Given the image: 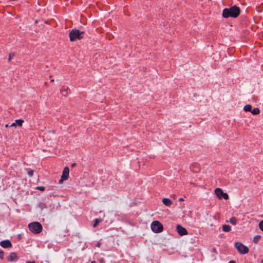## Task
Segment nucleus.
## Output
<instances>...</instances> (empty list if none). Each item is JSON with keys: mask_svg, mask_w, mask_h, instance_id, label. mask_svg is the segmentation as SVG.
<instances>
[{"mask_svg": "<svg viewBox=\"0 0 263 263\" xmlns=\"http://www.w3.org/2000/svg\"><path fill=\"white\" fill-rule=\"evenodd\" d=\"M84 32L81 31L78 29H72L69 33V40L71 42H73L76 40H81L83 38Z\"/></svg>", "mask_w": 263, "mask_h": 263, "instance_id": "obj_2", "label": "nucleus"}, {"mask_svg": "<svg viewBox=\"0 0 263 263\" xmlns=\"http://www.w3.org/2000/svg\"><path fill=\"white\" fill-rule=\"evenodd\" d=\"M234 246L238 252L241 254H246L249 252L248 248L241 242H237Z\"/></svg>", "mask_w": 263, "mask_h": 263, "instance_id": "obj_5", "label": "nucleus"}, {"mask_svg": "<svg viewBox=\"0 0 263 263\" xmlns=\"http://www.w3.org/2000/svg\"><path fill=\"white\" fill-rule=\"evenodd\" d=\"M69 174V169L68 166L64 168L61 179L59 181V184H62L64 180L68 179Z\"/></svg>", "mask_w": 263, "mask_h": 263, "instance_id": "obj_6", "label": "nucleus"}, {"mask_svg": "<svg viewBox=\"0 0 263 263\" xmlns=\"http://www.w3.org/2000/svg\"><path fill=\"white\" fill-rule=\"evenodd\" d=\"M29 230L35 234H39L42 231V224L39 222H33L28 224Z\"/></svg>", "mask_w": 263, "mask_h": 263, "instance_id": "obj_3", "label": "nucleus"}, {"mask_svg": "<svg viewBox=\"0 0 263 263\" xmlns=\"http://www.w3.org/2000/svg\"><path fill=\"white\" fill-rule=\"evenodd\" d=\"M228 263H236V262L234 260H231Z\"/></svg>", "mask_w": 263, "mask_h": 263, "instance_id": "obj_28", "label": "nucleus"}, {"mask_svg": "<svg viewBox=\"0 0 263 263\" xmlns=\"http://www.w3.org/2000/svg\"><path fill=\"white\" fill-rule=\"evenodd\" d=\"M0 245L4 248H9L12 246L11 242L9 240H5L1 241Z\"/></svg>", "mask_w": 263, "mask_h": 263, "instance_id": "obj_10", "label": "nucleus"}, {"mask_svg": "<svg viewBox=\"0 0 263 263\" xmlns=\"http://www.w3.org/2000/svg\"><path fill=\"white\" fill-rule=\"evenodd\" d=\"M190 170L194 173H197L200 171L199 164L197 163H194L191 164L190 166Z\"/></svg>", "mask_w": 263, "mask_h": 263, "instance_id": "obj_9", "label": "nucleus"}, {"mask_svg": "<svg viewBox=\"0 0 263 263\" xmlns=\"http://www.w3.org/2000/svg\"><path fill=\"white\" fill-rule=\"evenodd\" d=\"M259 228L262 231H263V220L261 221L259 223Z\"/></svg>", "mask_w": 263, "mask_h": 263, "instance_id": "obj_20", "label": "nucleus"}, {"mask_svg": "<svg viewBox=\"0 0 263 263\" xmlns=\"http://www.w3.org/2000/svg\"><path fill=\"white\" fill-rule=\"evenodd\" d=\"M251 113L254 115H258L259 114L260 112V110L258 108H254L253 109H251Z\"/></svg>", "mask_w": 263, "mask_h": 263, "instance_id": "obj_15", "label": "nucleus"}, {"mask_svg": "<svg viewBox=\"0 0 263 263\" xmlns=\"http://www.w3.org/2000/svg\"><path fill=\"white\" fill-rule=\"evenodd\" d=\"M259 238H260L259 236H256L254 237L253 241L255 243H257L258 242V240L259 239Z\"/></svg>", "mask_w": 263, "mask_h": 263, "instance_id": "obj_19", "label": "nucleus"}, {"mask_svg": "<svg viewBox=\"0 0 263 263\" xmlns=\"http://www.w3.org/2000/svg\"><path fill=\"white\" fill-rule=\"evenodd\" d=\"M229 221L233 225H235L237 223L236 219L235 217L231 218L229 220Z\"/></svg>", "mask_w": 263, "mask_h": 263, "instance_id": "obj_17", "label": "nucleus"}, {"mask_svg": "<svg viewBox=\"0 0 263 263\" xmlns=\"http://www.w3.org/2000/svg\"><path fill=\"white\" fill-rule=\"evenodd\" d=\"M50 82H51V83L53 82H54V80H53V79H51V81H50Z\"/></svg>", "mask_w": 263, "mask_h": 263, "instance_id": "obj_30", "label": "nucleus"}, {"mask_svg": "<svg viewBox=\"0 0 263 263\" xmlns=\"http://www.w3.org/2000/svg\"><path fill=\"white\" fill-rule=\"evenodd\" d=\"M24 122V120L22 119H17L15 120V123L18 126H21Z\"/></svg>", "mask_w": 263, "mask_h": 263, "instance_id": "obj_18", "label": "nucleus"}, {"mask_svg": "<svg viewBox=\"0 0 263 263\" xmlns=\"http://www.w3.org/2000/svg\"><path fill=\"white\" fill-rule=\"evenodd\" d=\"M252 109V106L249 104L246 105L243 107V110L245 111H251Z\"/></svg>", "mask_w": 263, "mask_h": 263, "instance_id": "obj_16", "label": "nucleus"}, {"mask_svg": "<svg viewBox=\"0 0 263 263\" xmlns=\"http://www.w3.org/2000/svg\"><path fill=\"white\" fill-rule=\"evenodd\" d=\"M69 88L66 86H63L60 89V93L65 97H66L69 94Z\"/></svg>", "mask_w": 263, "mask_h": 263, "instance_id": "obj_11", "label": "nucleus"}, {"mask_svg": "<svg viewBox=\"0 0 263 263\" xmlns=\"http://www.w3.org/2000/svg\"><path fill=\"white\" fill-rule=\"evenodd\" d=\"M28 174L29 176H32L33 175V171L32 170L29 171Z\"/></svg>", "mask_w": 263, "mask_h": 263, "instance_id": "obj_24", "label": "nucleus"}, {"mask_svg": "<svg viewBox=\"0 0 263 263\" xmlns=\"http://www.w3.org/2000/svg\"><path fill=\"white\" fill-rule=\"evenodd\" d=\"M152 230L155 233H160L163 231V225L158 221H153L151 226Z\"/></svg>", "mask_w": 263, "mask_h": 263, "instance_id": "obj_4", "label": "nucleus"}, {"mask_svg": "<svg viewBox=\"0 0 263 263\" xmlns=\"http://www.w3.org/2000/svg\"><path fill=\"white\" fill-rule=\"evenodd\" d=\"M176 231L177 233L180 235L183 236L187 234V231L181 226L177 224L176 226Z\"/></svg>", "mask_w": 263, "mask_h": 263, "instance_id": "obj_8", "label": "nucleus"}, {"mask_svg": "<svg viewBox=\"0 0 263 263\" xmlns=\"http://www.w3.org/2000/svg\"><path fill=\"white\" fill-rule=\"evenodd\" d=\"M215 195L219 198L221 199L223 198L224 199H228L229 196L227 193H225L223 192L222 190L220 188H216L214 191Z\"/></svg>", "mask_w": 263, "mask_h": 263, "instance_id": "obj_7", "label": "nucleus"}, {"mask_svg": "<svg viewBox=\"0 0 263 263\" xmlns=\"http://www.w3.org/2000/svg\"><path fill=\"white\" fill-rule=\"evenodd\" d=\"M184 201L183 198H180L179 199V201Z\"/></svg>", "mask_w": 263, "mask_h": 263, "instance_id": "obj_27", "label": "nucleus"}, {"mask_svg": "<svg viewBox=\"0 0 263 263\" xmlns=\"http://www.w3.org/2000/svg\"><path fill=\"white\" fill-rule=\"evenodd\" d=\"M163 203L166 206H170L172 204V201L168 198H164L162 199Z\"/></svg>", "mask_w": 263, "mask_h": 263, "instance_id": "obj_13", "label": "nucleus"}, {"mask_svg": "<svg viewBox=\"0 0 263 263\" xmlns=\"http://www.w3.org/2000/svg\"><path fill=\"white\" fill-rule=\"evenodd\" d=\"M240 13V9L239 7L234 5L229 8H225L222 11V16L224 18L237 17Z\"/></svg>", "mask_w": 263, "mask_h": 263, "instance_id": "obj_1", "label": "nucleus"}, {"mask_svg": "<svg viewBox=\"0 0 263 263\" xmlns=\"http://www.w3.org/2000/svg\"><path fill=\"white\" fill-rule=\"evenodd\" d=\"M26 263H35V262L34 261H26Z\"/></svg>", "mask_w": 263, "mask_h": 263, "instance_id": "obj_26", "label": "nucleus"}, {"mask_svg": "<svg viewBox=\"0 0 263 263\" xmlns=\"http://www.w3.org/2000/svg\"><path fill=\"white\" fill-rule=\"evenodd\" d=\"M47 85V82H45V85Z\"/></svg>", "mask_w": 263, "mask_h": 263, "instance_id": "obj_32", "label": "nucleus"}, {"mask_svg": "<svg viewBox=\"0 0 263 263\" xmlns=\"http://www.w3.org/2000/svg\"><path fill=\"white\" fill-rule=\"evenodd\" d=\"M37 189L42 191H44L45 189L44 186H39Z\"/></svg>", "mask_w": 263, "mask_h": 263, "instance_id": "obj_25", "label": "nucleus"}, {"mask_svg": "<svg viewBox=\"0 0 263 263\" xmlns=\"http://www.w3.org/2000/svg\"><path fill=\"white\" fill-rule=\"evenodd\" d=\"M14 56V53H10L9 54V58H8V61L9 62H10L12 58Z\"/></svg>", "mask_w": 263, "mask_h": 263, "instance_id": "obj_21", "label": "nucleus"}, {"mask_svg": "<svg viewBox=\"0 0 263 263\" xmlns=\"http://www.w3.org/2000/svg\"><path fill=\"white\" fill-rule=\"evenodd\" d=\"M15 126V123H13L12 125H11V126Z\"/></svg>", "mask_w": 263, "mask_h": 263, "instance_id": "obj_29", "label": "nucleus"}, {"mask_svg": "<svg viewBox=\"0 0 263 263\" xmlns=\"http://www.w3.org/2000/svg\"><path fill=\"white\" fill-rule=\"evenodd\" d=\"M8 126V124L6 125V127H7Z\"/></svg>", "mask_w": 263, "mask_h": 263, "instance_id": "obj_34", "label": "nucleus"}, {"mask_svg": "<svg viewBox=\"0 0 263 263\" xmlns=\"http://www.w3.org/2000/svg\"><path fill=\"white\" fill-rule=\"evenodd\" d=\"M91 263H96V262L95 261H93Z\"/></svg>", "mask_w": 263, "mask_h": 263, "instance_id": "obj_31", "label": "nucleus"}, {"mask_svg": "<svg viewBox=\"0 0 263 263\" xmlns=\"http://www.w3.org/2000/svg\"><path fill=\"white\" fill-rule=\"evenodd\" d=\"M18 259V256H17L16 254L14 252H12L10 254L8 258V260L9 261H16Z\"/></svg>", "mask_w": 263, "mask_h": 263, "instance_id": "obj_12", "label": "nucleus"}, {"mask_svg": "<svg viewBox=\"0 0 263 263\" xmlns=\"http://www.w3.org/2000/svg\"><path fill=\"white\" fill-rule=\"evenodd\" d=\"M222 230L226 232H229L231 230V227L229 225L224 224L222 227Z\"/></svg>", "mask_w": 263, "mask_h": 263, "instance_id": "obj_14", "label": "nucleus"}, {"mask_svg": "<svg viewBox=\"0 0 263 263\" xmlns=\"http://www.w3.org/2000/svg\"><path fill=\"white\" fill-rule=\"evenodd\" d=\"M99 222V220L98 219H95V222L93 224V227H96L98 224Z\"/></svg>", "mask_w": 263, "mask_h": 263, "instance_id": "obj_22", "label": "nucleus"}, {"mask_svg": "<svg viewBox=\"0 0 263 263\" xmlns=\"http://www.w3.org/2000/svg\"><path fill=\"white\" fill-rule=\"evenodd\" d=\"M4 252L2 250H0V258L3 259L4 258Z\"/></svg>", "mask_w": 263, "mask_h": 263, "instance_id": "obj_23", "label": "nucleus"}, {"mask_svg": "<svg viewBox=\"0 0 263 263\" xmlns=\"http://www.w3.org/2000/svg\"><path fill=\"white\" fill-rule=\"evenodd\" d=\"M261 263H263V259L261 260Z\"/></svg>", "mask_w": 263, "mask_h": 263, "instance_id": "obj_33", "label": "nucleus"}]
</instances>
